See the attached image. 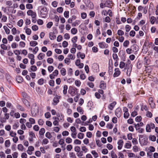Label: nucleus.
<instances>
[{
    "label": "nucleus",
    "mask_w": 158,
    "mask_h": 158,
    "mask_svg": "<svg viewBox=\"0 0 158 158\" xmlns=\"http://www.w3.org/2000/svg\"><path fill=\"white\" fill-rule=\"evenodd\" d=\"M31 28L33 30L36 31L38 30V27L37 25H34L32 26Z\"/></svg>",
    "instance_id": "69168bd1"
},
{
    "label": "nucleus",
    "mask_w": 158,
    "mask_h": 158,
    "mask_svg": "<svg viewBox=\"0 0 158 158\" xmlns=\"http://www.w3.org/2000/svg\"><path fill=\"white\" fill-rule=\"evenodd\" d=\"M10 135L12 137H14L16 136V133L12 131H10Z\"/></svg>",
    "instance_id": "79ce46f5"
},
{
    "label": "nucleus",
    "mask_w": 158,
    "mask_h": 158,
    "mask_svg": "<svg viewBox=\"0 0 158 158\" xmlns=\"http://www.w3.org/2000/svg\"><path fill=\"white\" fill-rule=\"evenodd\" d=\"M49 38L51 40H54L56 39V36L53 32H50L49 34Z\"/></svg>",
    "instance_id": "1a4fd4ad"
},
{
    "label": "nucleus",
    "mask_w": 158,
    "mask_h": 158,
    "mask_svg": "<svg viewBox=\"0 0 158 158\" xmlns=\"http://www.w3.org/2000/svg\"><path fill=\"white\" fill-rule=\"evenodd\" d=\"M17 108L20 110L21 111H23L25 110V109L21 106L20 105H18L17 106Z\"/></svg>",
    "instance_id": "4c0bfd02"
},
{
    "label": "nucleus",
    "mask_w": 158,
    "mask_h": 158,
    "mask_svg": "<svg viewBox=\"0 0 158 158\" xmlns=\"http://www.w3.org/2000/svg\"><path fill=\"white\" fill-rule=\"evenodd\" d=\"M84 135L83 133H79L77 135V137L80 139H82L84 138Z\"/></svg>",
    "instance_id": "473e14b6"
},
{
    "label": "nucleus",
    "mask_w": 158,
    "mask_h": 158,
    "mask_svg": "<svg viewBox=\"0 0 158 158\" xmlns=\"http://www.w3.org/2000/svg\"><path fill=\"white\" fill-rule=\"evenodd\" d=\"M77 36H75L72 38L71 41L73 43V44H76V43L77 41Z\"/></svg>",
    "instance_id": "c756f323"
},
{
    "label": "nucleus",
    "mask_w": 158,
    "mask_h": 158,
    "mask_svg": "<svg viewBox=\"0 0 158 158\" xmlns=\"http://www.w3.org/2000/svg\"><path fill=\"white\" fill-rule=\"evenodd\" d=\"M47 62L48 63L51 64L53 63V60L52 58H49L47 60Z\"/></svg>",
    "instance_id": "5fc2aeb1"
},
{
    "label": "nucleus",
    "mask_w": 158,
    "mask_h": 158,
    "mask_svg": "<svg viewBox=\"0 0 158 158\" xmlns=\"http://www.w3.org/2000/svg\"><path fill=\"white\" fill-rule=\"evenodd\" d=\"M138 10L139 11H141L143 10V13L144 14H146L148 12V7L139 6L138 8Z\"/></svg>",
    "instance_id": "7ed1b4c3"
},
{
    "label": "nucleus",
    "mask_w": 158,
    "mask_h": 158,
    "mask_svg": "<svg viewBox=\"0 0 158 158\" xmlns=\"http://www.w3.org/2000/svg\"><path fill=\"white\" fill-rule=\"evenodd\" d=\"M118 148H122L123 144V142L122 140H120L118 141Z\"/></svg>",
    "instance_id": "2eb2a0df"
},
{
    "label": "nucleus",
    "mask_w": 158,
    "mask_h": 158,
    "mask_svg": "<svg viewBox=\"0 0 158 158\" xmlns=\"http://www.w3.org/2000/svg\"><path fill=\"white\" fill-rule=\"evenodd\" d=\"M77 29L75 28H72L71 30V33L73 35L76 34L77 32Z\"/></svg>",
    "instance_id": "bb28decb"
},
{
    "label": "nucleus",
    "mask_w": 158,
    "mask_h": 158,
    "mask_svg": "<svg viewBox=\"0 0 158 158\" xmlns=\"http://www.w3.org/2000/svg\"><path fill=\"white\" fill-rule=\"evenodd\" d=\"M56 10L59 13H62L63 11V8L62 7H58L57 9Z\"/></svg>",
    "instance_id": "de8ad7c7"
},
{
    "label": "nucleus",
    "mask_w": 158,
    "mask_h": 158,
    "mask_svg": "<svg viewBox=\"0 0 158 158\" xmlns=\"http://www.w3.org/2000/svg\"><path fill=\"white\" fill-rule=\"evenodd\" d=\"M45 132V129L44 128H41L39 131V134L40 135H43Z\"/></svg>",
    "instance_id": "a18cd8bd"
},
{
    "label": "nucleus",
    "mask_w": 158,
    "mask_h": 158,
    "mask_svg": "<svg viewBox=\"0 0 158 158\" xmlns=\"http://www.w3.org/2000/svg\"><path fill=\"white\" fill-rule=\"evenodd\" d=\"M129 44V42L128 40H126L123 43V46L125 47H127Z\"/></svg>",
    "instance_id": "2f4dec72"
},
{
    "label": "nucleus",
    "mask_w": 158,
    "mask_h": 158,
    "mask_svg": "<svg viewBox=\"0 0 158 158\" xmlns=\"http://www.w3.org/2000/svg\"><path fill=\"white\" fill-rule=\"evenodd\" d=\"M116 103L115 102H114L110 103L108 106V108L110 110H112L116 104Z\"/></svg>",
    "instance_id": "f8f14e48"
},
{
    "label": "nucleus",
    "mask_w": 158,
    "mask_h": 158,
    "mask_svg": "<svg viewBox=\"0 0 158 158\" xmlns=\"http://www.w3.org/2000/svg\"><path fill=\"white\" fill-rule=\"evenodd\" d=\"M99 47L102 48H104L107 47V45L104 42L100 43L98 44Z\"/></svg>",
    "instance_id": "9d476101"
},
{
    "label": "nucleus",
    "mask_w": 158,
    "mask_h": 158,
    "mask_svg": "<svg viewBox=\"0 0 158 158\" xmlns=\"http://www.w3.org/2000/svg\"><path fill=\"white\" fill-rule=\"evenodd\" d=\"M26 33L28 35H30L31 33V30L30 29L27 28L25 30Z\"/></svg>",
    "instance_id": "4d7b16f0"
},
{
    "label": "nucleus",
    "mask_w": 158,
    "mask_h": 158,
    "mask_svg": "<svg viewBox=\"0 0 158 158\" xmlns=\"http://www.w3.org/2000/svg\"><path fill=\"white\" fill-rule=\"evenodd\" d=\"M75 85L77 87H79L81 85V82L79 80H76L75 81Z\"/></svg>",
    "instance_id": "58836bf2"
},
{
    "label": "nucleus",
    "mask_w": 158,
    "mask_h": 158,
    "mask_svg": "<svg viewBox=\"0 0 158 158\" xmlns=\"http://www.w3.org/2000/svg\"><path fill=\"white\" fill-rule=\"evenodd\" d=\"M106 85L105 83L103 81H101L100 85V88L101 89H104L105 88Z\"/></svg>",
    "instance_id": "dca6fc26"
},
{
    "label": "nucleus",
    "mask_w": 158,
    "mask_h": 158,
    "mask_svg": "<svg viewBox=\"0 0 158 158\" xmlns=\"http://www.w3.org/2000/svg\"><path fill=\"white\" fill-rule=\"evenodd\" d=\"M146 131L148 132H150L151 131V128L149 124H148L146 125Z\"/></svg>",
    "instance_id": "37998d69"
},
{
    "label": "nucleus",
    "mask_w": 158,
    "mask_h": 158,
    "mask_svg": "<svg viewBox=\"0 0 158 158\" xmlns=\"http://www.w3.org/2000/svg\"><path fill=\"white\" fill-rule=\"evenodd\" d=\"M77 57L78 58L81 57V59H84L85 57V55L84 53H81L80 52H79L77 53Z\"/></svg>",
    "instance_id": "9b49d317"
},
{
    "label": "nucleus",
    "mask_w": 158,
    "mask_h": 158,
    "mask_svg": "<svg viewBox=\"0 0 158 158\" xmlns=\"http://www.w3.org/2000/svg\"><path fill=\"white\" fill-rule=\"evenodd\" d=\"M92 154L93 155L95 158L98 157V154L97 153L94 151H93L91 152Z\"/></svg>",
    "instance_id": "c03bdc74"
},
{
    "label": "nucleus",
    "mask_w": 158,
    "mask_h": 158,
    "mask_svg": "<svg viewBox=\"0 0 158 158\" xmlns=\"http://www.w3.org/2000/svg\"><path fill=\"white\" fill-rule=\"evenodd\" d=\"M64 63L68 64H69L70 63L71 61L70 59L68 58H65L64 60Z\"/></svg>",
    "instance_id": "603ef678"
},
{
    "label": "nucleus",
    "mask_w": 158,
    "mask_h": 158,
    "mask_svg": "<svg viewBox=\"0 0 158 158\" xmlns=\"http://www.w3.org/2000/svg\"><path fill=\"white\" fill-rule=\"evenodd\" d=\"M121 113V110L120 108H117L115 111V114L118 117H120Z\"/></svg>",
    "instance_id": "6e6552de"
},
{
    "label": "nucleus",
    "mask_w": 158,
    "mask_h": 158,
    "mask_svg": "<svg viewBox=\"0 0 158 158\" xmlns=\"http://www.w3.org/2000/svg\"><path fill=\"white\" fill-rule=\"evenodd\" d=\"M149 103L150 105L152 108H154L155 106V104L153 101V99L151 97L149 99Z\"/></svg>",
    "instance_id": "423d86ee"
},
{
    "label": "nucleus",
    "mask_w": 158,
    "mask_h": 158,
    "mask_svg": "<svg viewBox=\"0 0 158 158\" xmlns=\"http://www.w3.org/2000/svg\"><path fill=\"white\" fill-rule=\"evenodd\" d=\"M48 72L50 73L52 72L54 69V67L52 66H48Z\"/></svg>",
    "instance_id": "c9c22d12"
},
{
    "label": "nucleus",
    "mask_w": 158,
    "mask_h": 158,
    "mask_svg": "<svg viewBox=\"0 0 158 158\" xmlns=\"http://www.w3.org/2000/svg\"><path fill=\"white\" fill-rule=\"evenodd\" d=\"M73 47L76 48L78 50H80L82 48L81 46L80 45H78L77 44H73Z\"/></svg>",
    "instance_id": "c85d7f7f"
},
{
    "label": "nucleus",
    "mask_w": 158,
    "mask_h": 158,
    "mask_svg": "<svg viewBox=\"0 0 158 158\" xmlns=\"http://www.w3.org/2000/svg\"><path fill=\"white\" fill-rule=\"evenodd\" d=\"M131 147V143L130 142H128L126 143L125 145L126 148H130Z\"/></svg>",
    "instance_id": "ea45409f"
},
{
    "label": "nucleus",
    "mask_w": 158,
    "mask_h": 158,
    "mask_svg": "<svg viewBox=\"0 0 158 158\" xmlns=\"http://www.w3.org/2000/svg\"><path fill=\"white\" fill-rule=\"evenodd\" d=\"M64 16L66 18H68L69 17V12L66 11L64 12Z\"/></svg>",
    "instance_id": "f704fd0d"
},
{
    "label": "nucleus",
    "mask_w": 158,
    "mask_h": 158,
    "mask_svg": "<svg viewBox=\"0 0 158 158\" xmlns=\"http://www.w3.org/2000/svg\"><path fill=\"white\" fill-rule=\"evenodd\" d=\"M132 48L133 49V51H137L138 50V48L137 45H134L132 46Z\"/></svg>",
    "instance_id": "bf43d9fd"
},
{
    "label": "nucleus",
    "mask_w": 158,
    "mask_h": 158,
    "mask_svg": "<svg viewBox=\"0 0 158 158\" xmlns=\"http://www.w3.org/2000/svg\"><path fill=\"white\" fill-rule=\"evenodd\" d=\"M72 139L70 137H67L65 139L66 142L68 143H69L72 142Z\"/></svg>",
    "instance_id": "3c124183"
},
{
    "label": "nucleus",
    "mask_w": 158,
    "mask_h": 158,
    "mask_svg": "<svg viewBox=\"0 0 158 158\" xmlns=\"http://www.w3.org/2000/svg\"><path fill=\"white\" fill-rule=\"evenodd\" d=\"M23 24V20L21 19L19 20L17 22V25L20 27H21Z\"/></svg>",
    "instance_id": "72a5a7b5"
},
{
    "label": "nucleus",
    "mask_w": 158,
    "mask_h": 158,
    "mask_svg": "<svg viewBox=\"0 0 158 158\" xmlns=\"http://www.w3.org/2000/svg\"><path fill=\"white\" fill-rule=\"evenodd\" d=\"M28 16H31L32 18H35L36 17V14L35 11L32 10H28L27 12Z\"/></svg>",
    "instance_id": "20e7f679"
},
{
    "label": "nucleus",
    "mask_w": 158,
    "mask_h": 158,
    "mask_svg": "<svg viewBox=\"0 0 158 158\" xmlns=\"http://www.w3.org/2000/svg\"><path fill=\"white\" fill-rule=\"evenodd\" d=\"M60 97L59 96H56L53 99V102L56 104L59 102V99L60 98Z\"/></svg>",
    "instance_id": "ddd939ff"
},
{
    "label": "nucleus",
    "mask_w": 158,
    "mask_h": 158,
    "mask_svg": "<svg viewBox=\"0 0 158 158\" xmlns=\"http://www.w3.org/2000/svg\"><path fill=\"white\" fill-rule=\"evenodd\" d=\"M111 156L112 158H117V156L115 153L113 151L111 152Z\"/></svg>",
    "instance_id": "774afa93"
},
{
    "label": "nucleus",
    "mask_w": 158,
    "mask_h": 158,
    "mask_svg": "<svg viewBox=\"0 0 158 158\" xmlns=\"http://www.w3.org/2000/svg\"><path fill=\"white\" fill-rule=\"evenodd\" d=\"M125 65V63L124 62L121 61L120 63L119 66L121 69H123Z\"/></svg>",
    "instance_id": "0e129e2a"
},
{
    "label": "nucleus",
    "mask_w": 158,
    "mask_h": 158,
    "mask_svg": "<svg viewBox=\"0 0 158 158\" xmlns=\"http://www.w3.org/2000/svg\"><path fill=\"white\" fill-rule=\"evenodd\" d=\"M115 72L113 76L114 77H118L120 74V71L119 69L118 68H115L114 69Z\"/></svg>",
    "instance_id": "0eeeda50"
},
{
    "label": "nucleus",
    "mask_w": 158,
    "mask_h": 158,
    "mask_svg": "<svg viewBox=\"0 0 158 158\" xmlns=\"http://www.w3.org/2000/svg\"><path fill=\"white\" fill-rule=\"evenodd\" d=\"M3 28H4V30H5L6 33L7 34H10V30H9V29H8L7 28V27L6 26H4Z\"/></svg>",
    "instance_id": "393cba45"
},
{
    "label": "nucleus",
    "mask_w": 158,
    "mask_h": 158,
    "mask_svg": "<svg viewBox=\"0 0 158 158\" xmlns=\"http://www.w3.org/2000/svg\"><path fill=\"white\" fill-rule=\"evenodd\" d=\"M124 32L123 31L121 30H118V31L117 34L118 35L122 36L124 35Z\"/></svg>",
    "instance_id": "a19ab883"
},
{
    "label": "nucleus",
    "mask_w": 158,
    "mask_h": 158,
    "mask_svg": "<svg viewBox=\"0 0 158 158\" xmlns=\"http://www.w3.org/2000/svg\"><path fill=\"white\" fill-rule=\"evenodd\" d=\"M64 38L66 40H69V39L70 36L69 34L66 33L64 35Z\"/></svg>",
    "instance_id": "338daca9"
},
{
    "label": "nucleus",
    "mask_w": 158,
    "mask_h": 158,
    "mask_svg": "<svg viewBox=\"0 0 158 158\" xmlns=\"http://www.w3.org/2000/svg\"><path fill=\"white\" fill-rule=\"evenodd\" d=\"M149 139L150 140H151L152 141H155L156 140V136L154 135H150L149 136Z\"/></svg>",
    "instance_id": "cd10ccee"
},
{
    "label": "nucleus",
    "mask_w": 158,
    "mask_h": 158,
    "mask_svg": "<svg viewBox=\"0 0 158 158\" xmlns=\"http://www.w3.org/2000/svg\"><path fill=\"white\" fill-rule=\"evenodd\" d=\"M131 29V27L129 25H126L125 27V31L126 32H129Z\"/></svg>",
    "instance_id": "8fccbe9b"
},
{
    "label": "nucleus",
    "mask_w": 158,
    "mask_h": 158,
    "mask_svg": "<svg viewBox=\"0 0 158 158\" xmlns=\"http://www.w3.org/2000/svg\"><path fill=\"white\" fill-rule=\"evenodd\" d=\"M58 4V2L56 1H53L52 3V6L54 7H56Z\"/></svg>",
    "instance_id": "680f3d73"
},
{
    "label": "nucleus",
    "mask_w": 158,
    "mask_h": 158,
    "mask_svg": "<svg viewBox=\"0 0 158 158\" xmlns=\"http://www.w3.org/2000/svg\"><path fill=\"white\" fill-rule=\"evenodd\" d=\"M104 19V21L105 22L109 23L110 21V19L109 16L106 17Z\"/></svg>",
    "instance_id": "864d4df0"
},
{
    "label": "nucleus",
    "mask_w": 158,
    "mask_h": 158,
    "mask_svg": "<svg viewBox=\"0 0 158 158\" xmlns=\"http://www.w3.org/2000/svg\"><path fill=\"white\" fill-rule=\"evenodd\" d=\"M69 57V58L70 59V60H74L75 58V55H73L71 54H69L68 56Z\"/></svg>",
    "instance_id": "b1692460"
},
{
    "label": "nucleus",
    "mask_w": 158,
    "mask_h": 158,
    "mask_svg": "<svg viewBox=\"0 0 158 158\" xmlns=\"http://www.w3.org/2000/svg\"><path fill=\"white\" fill-rule=\"evenodd\" d=\"M150 21L152 24L154 23L156 21V18L154 16H152L150 19Z\"/></svg>",
    "instance_id": "4be33fe9"
},
{
    "label": "nucleus",
    "mask_w": 158,
    "mask_h": 158,
    "mask_svg": "<svg viewBox=\"0 0 158 158\" xmlns=\"http://www.w3.org/2000/svg\"><path fill=\"white\" fill-rule=\"evenodd\" d=\"M81 21L79 20H76L74 22L72 23V25L73 26L75 27L76 26L79 25Z\"/></svg>",
    "instance_id": "aec40b11"
},
{
    "label": "nucleus",
    "mask_w": 158,
    "mask_h": 158,
    "mask_svg": "<svg viewBox=\"0 0 158 158\" xmlns=\"http://www.w3.org/2000/svg\"><path fill=\"white\" fill-rule=\"evenodd\" d=\"M45 56L44 54L43 53H40L37 56L38 59L39 60H42L43 59Z\"/></svg>",
    "instance_id": "4468645a"
},
{
    "label": "nucleus",
    "mask_w": 158,
    "mask_h": 158,
    "mask_svg": "<svg viewBox=\"0 0 158 158\" xmlns=\"http://www.w3.org/2000/svg\"><path fill=\"white\" fill-rule=\"evenodd\" d=\"M81 17L82 19H84L86 18L87 14L85 12L82 13H81Z\"/></svg>",
    "instance_id": "09e8293b"
},
{
    "label": "nucleus",
    "mask_w": 158,
    "mask_h": 158,
    "mask_svg": "<svg viewBox=\"0 0 158 158\" xmlns=\"http://www.w3.org/2000/svg\"><path fill=\"white\" fill-rule=\"evenodd\" d=\"M68 89V86L65 85L63 87V93L64 95L66 94L67 93V90Z\"/></svg>",
    "instance_id": "412c9836"
},
{
    "label": "nucleus",
    "mask_w": 158,
    "mask_h": 158,
    "mask_svg": "<svg viewBox=\"0 0 158 158\" xmlns=\"http://www.w3.org/2000/svg\"><path fill=\"white\" fill-rule=\"evenodd\" d=\"M60 72L62 75L64 76L66 74V70L64 68H63L61 69Z\"/></svg>",
    "instance_id": "a211bd4d"
},
{
    "label": "nucleus",
    "mask_w": 158,
    "mask_h": 158,
    "mask_svg": "<svg viewBox=\"0 0 158 158\" xmlns=\"http://www.w3.org/2000/svg\"><path fill=\"white\" fill-rule=\"evenodd\" d=\"M77 111L80 113H81L82 114H83V110L82 108H81V107L79 106L77 108Z\"/></svg>",
    "instance_id": "49530a36"
},
{
    "label": "nucleus",
    "mask_w": 158,
    "mask_h": 158,
    "mask_svg": "<svg viewBox=\"0 0 158 158\" xmlns=\"http://www.w3.org/2000/svg\"><path fill=\"white\" fill-rule=\"evenodd\" d=\"M29 141L30 142H32L34 138H35V135L33 132L30 131L29 132Z\"/></svg>",
    "instance_id": "39448f33"
},
{
    "label": "nucleus",
    "mask_w": 158,
    "mask_h": 158,
    "mask_svg": "<svg viewBox=\"0 0 158 158\" xmlns=\"http://www.w3.org/2000/svg\"><path fill=\"white\" fill-rule=\"evenodd\" d=\"M38 107L36 104L35 103L33 104L31 110V113L32 116H36L37 114L38 113Z\"/></svg>",
    "instance_id": "f257e3e1"
},
{
    "label": "nucleus",
    "mask_w": 158,
    "mask_h": 158,
    "mask_svg": "<svg viewBox=\"0 0 158 158\" xmlns=\"http://www.w3.org/2000/svg\"><path fill=\"white\" fill-rule=\"evenodd\" d=\"M29 121L31 124H34L35 123V120L32 118H29Z\"/></svg>",
    "instance_id": "6e6d98bb"
},
{
    "label": "nucleus",
    "mask_w": 158,
    "mask_h": 158,
    "mask_svg": "<svg viewBox=\"0 0 158 158\" xmlns=\"http://www.w3.org/2000/svg\"><path fill=\"white\" fill-rule=\"evenodd\" d=\"M7 20V17L4 15H3L2 16V19H1L2 21V22H5Z\"/></svg>",
    "instance_id": "e2e57ef3"
},
{
    "label": "nucleus",
    "mask_w": 158,
    "mask_h": 158,
    "mask_svg": "<svg viewBox=\"0 0 158 158\" xmlns=\"http://www.w3.org/2000/svg\"><path fill=\"white\" fill-rule=\"evenodd\" d=\"M48 11L47 8L45 7H43L40 11V14L42 18H45L46 17Z\"/></svg>",
    "instance_id": "f03ea898"
},
{
    "label": "nucleus",
    "mask_w": 158,
    "mask_h": 158,
    "mask_svg": "<svg viewBox=\"0 0 158 158\" xmlns=\"http://www.w3.org/2000/svg\"><path fill=\"white\" fill-rule=\"evenodd\" d=\"M44 80L43 78H41L39 79L38 81V84L40 85H42L44 83Z\"/></svg>",
    "instance_id": "e433bc0d"
},
{
    "label": "nucleus",
    "mask_w": 158,
    "mask_h": 158,
    "mask_svg": "<svg viewBox=\"0 0 158 158\" xmlns=\"http://www.w3.org/2000/svg\"><path fill=\"white\" fill-rule=\"evenodd\" d=\"M23 102L25 105L28 107L30 106L29 102L26 99H24L23 100Z\"/></svg>",
    "instance_id": "7c9ffc66"
},
{
    "label": "nucleus",
    "mask_w": 158,
    "mask_h": 158,
    "mask_svg": "<svg viewBox=\"0 0 158 158\" xmlns=\"http://www.w3.org/2000/svg\"><path fill=\"white\" fill-rule=\"evenodd\" d=\"M142 118L140 116H138L135 118V121L137 122H140L142 120Z\"/></svg>",
    "instance_id": "13d9d810"
},
{
    "label": "nucleus",
    "mask_w": 158,
    "mask_h": 158,
    "mask_svg": "<svg viewBox=\"0 0 158 158\" xmlns=\"http://www.w3.org/2000/svg\"><path fill=\"white\" fill-rule=\"evenodd\" d=\"M26 8L29 10H31L33 8V5L31 4H27L26 5Z\"/></svg>",
    "instance_id": "5701e85b"
},
{
    "label": "nucleus",
    "mask_w": 158,
    "mask_h": 158,
    "mask_svg": "<svg viewBox=\"0 0 158 158\" xmlns=\"http://www.w3.org/2000/svg\"><path fill=\"white\" fill-rule=\"evenodd\" d=\"M38 44L36 41H31L30 43V45L31 47H35Z\"/></svg>",
    "instance_id": "f3484780"
},
{
    "label": "nucleus",
    "mask_w": 158,
    "mask_h": 158,
    "mask_svg": "<svg viewBox=\"0 0 158 158\" xmlns=\"http://www.w3.org/2000/svg\"><path fill=\"white\" fill-rule=\"evenodd\" d=\"M53 25V23L52 22H48L47 24V27L48 28H50Z\"/></svg>",
    "instance_id": "052dcab7"
},
{
    "label": "nucleus",
    "mask_w": 158,
    "mask_h": 158,
    "mask_svg": "<svg viewBox=\"0 0 158 158\" xmlns=\"http://www.w3.org/2000/svg\"><path fill=\"white\" fill-rule=\"evenodd\" d=\"M57 116L58 117L57 118V119H59V118H60V119L61 121H63V120L64 119V116L62 114H58L57 115Z\"/></svg>",
    "instance_id": "a878e982"
},
{
    "label": "nucleus",
    "mask_w": 158,
    "mask_h": 158,
    "mask_svg": "<svg viewBox=\"0 0 158 158\" xmlns=\"http://www.w3.org/2000/svg\"><path fill=\"white\" fill-rule=\"evenodd\" d=\"M16 79L17 82L19 83H21L23 81V79L21 76L17 77Z\"/></svg>",
    "instance_id": "6ab92c4d"
}]
</instances>
